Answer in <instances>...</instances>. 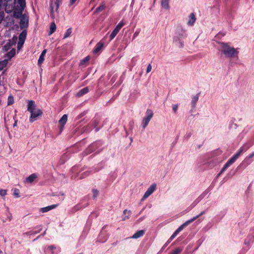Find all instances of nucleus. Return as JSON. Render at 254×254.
<instances>
[{"label":"nucleus","mask_w":254,"mask_h":254,"mask_svg":"<svg viewBox=\"0 0 254 254\" xmlns=\"http://www.w3.org/2000/svg\"><path fill=\"white\" fill-rule=\"evenodd\" d=\"M15 55V50L14 49H12L10 51V52H8L5 56V57L7 58V59L10 60L12 57L14 56Z\"/></svg>","instance_id":"nucleus-31"},{"label":"nucleus","mask_w":254,"mask_h":254,"mask_svg":"<svg viewBox=\"0 0 254 254\" xmlns=\"http://www.w3.org/2000/svg\"><path fill=\"white\" fill-rule=\"evenodd\" d=\"M121 28L122 27H121L119 25H117L114 29L119 32Z\"/></svg>","instance_id":"nucleus-55"},{"label":"nucleus","mask_w":254,"mask_h":254,"mask_svg":"<svg viewBox=\"0 0 254 254\" xmlns=\"http://www.w3.org/2000/svg\"><path fill=\"white\" fill-rule=\"evenodd\" d=\"M22 45H21V43L19 44V42H18V48L19 49Z\"/></svg>","instance_id":"nucleus-62"},{"label":"nucleus","mask_w":254,"mask_h":254,"mask_svg":"<svg viewBox=\"0 0 254 254\" xmlns=\"http://www.w3.org/2000/svg\"><path fill=\"white\" fill-rule=\"evenodd\" d=\"M31 115L29 118V121L32 123L37 120V118L39 116H42V112L40 109H37L30 113Z\"/></svg>","instance_id":"nucleus-10"},{"label":"nucleus","mask_w":254,"mask_h":254,"mask_svg":"<svg viewBox=\"0 0 254 254\" xmlns=\"http://www.w3.org/2000/svg\"><path fill=\"white\" fill-rule=\"evenodd\" d=\"M187 37V33L185 31L182 30L181 33L177 34L174 38V42L175 44L180 48L184 46V41L183 39Z\"/></svg>","instance_id":"nucleus-4"},{"label":"nucleus","mask_w":254,"mask_h":254,"mask_svg":"<svg viewBox=\"0 0 254 254\" xmlns=\"http://www.w3.org/2000/svg\"><path fill=\"white\" fill-rule=\"evenodd\" d=\"M195 20L196 18L195 15L193 13H191L190 15L189 19L187 24L189 26H192L194 23L195 22Z\"/></svg>","instance_id":"nucleus-21"},{"label":"nucleus","mask_w":254,"mask_h":254,"mask_svg":"<svg viewBox=\"0 0 254 254\" xmlns=\"http://www.w3.org/2000/svg\"><path fill=\"white\" fill-rule=\"evenodd\" d=\"M97 147V143H93L90 145L87 149V151H90V152L94 151V149Z\"/></svg>","instance_id":"nucleus-37"},{"label":"nucleus","mask_w":254,"mask_h":254,"mask_svg":"<svg viewBox=\"0 0 254 254\" xmlns=\"http://www.w3.org/2000/svg\"><path fill=\"white\" fill-rule=\"evenodd\" d=\"M156 184L155 183L152 184L144 193L142 199L144 200L148 197L156 190Z\"/></svg>","instance_id":"nucleus-11"},{"label":"nucleus","mask_w":254,"mask_h":254,"mask_svg":"<svg viewBox=\"0 0 254 254\" xmlns=\"http://www.w3.org/2000/svg\"><path fill=\"white\" fill-rule=\"evenodd\" d=\"M234 162L229 159L224 165L219 173L222 174L228 167H229Z\"/></svg>","instance_id":"nucleus-22"},{"label":"nucleus","mask_w":254,"mask_h":254,"mask_svg":"<svg viewBox=\"0 0 254 254\" xmlns=\"http://www.w3.org/2000/svg\"><path fill=\"white\" fill-rule=\"evenodd\" d=\"M103 47V43H102L101 42H99V43H98L96 44V45L95 47V49L93 50V53L95 54H98L101 51V50L102 49Z\"/></svg>","instance_id":"nucleus-26"},{"label":"nucleus","mask_w":254,"mask_h":254,"mask_svg":"<svg viewBox=\"0 0 254 254\" xmlns=\"http://www.w3.org/2000/svg\"><path fill=\"white\" fill-rule=\"evenodd\" d=\"M144 234L143 230H139L135 233L131 237L132 239H137L142 237Z\"/></svg>","instance_id":"nucleus-29"},{"label":"nucleus","mask_w":254,"mask_h":254,"mask_svg":"<svg viewBox=\"0 0 254 254\" xmlns=\"http://www.w3.org/2000/svg\"><path fill=\"white\" fill-rule=\"evenodd\" d=\"M89 60V57L87 56L84 58L81 61L80 63V65H84L85 64H86Z\"/></svg>","instance_id":"nucleus-40"},{"label":"nucleus","mask_w":254,"mask_h":254,"mask_svg":"<svg viewBox=\"0 0 254 254\" xmlns=\"http://www.w3.org/2000/svg\"><path fill=\"white\" fill-rule=\"evenodd\" d=\"M244 148L243 147H241L238 152L236 153L235 155H234L230 159L234 163L236 161V160L238 158V157L240 156V155L244 152Z\"/></svg>","instance_id":"nucleus-14"},{"label":"nucleus","mask_w":254,"mask_h":254,"mask_svg":"<svg viewBox=\"0 0 254 254\" xmlns=\"http://www.w3.org/2000/svg\"><path fill=\"white\" fill-rule=\"evenodd\" d=\"M178 109V104H173L172 105V110L173 112L176 114L177 112Z\"/></svg>","instance_id":"nucleus-44"},{"label":"nucleus","mask_w":254,"mask_h":254,"mask_svg":"<svg viewBox=\"0 0 254 254\" xmlns=\"http://www.w3.org/2000/svg\"><path fill=\"white\" fill-rule=\"evenodd\" d=\"M98 123V122L97 120H94L93 121L92 124L94 125V127L95 128L97 126V124Z\"/></svg>","instance_id":"nucleus-52"},{"label":"nucleus","mask_w":254,"mask_h":254,"mask_svg":"<svg viewBox=\"0 0 254 254\" xmlns=\"http://www.w3.org/2000/svg\"><path fill=\"white\" fill-rule=\"evenodd\" d=\"M121 28L122 27H121L119 25H117L114 29L119 32Z\"/></svg>","instance_id":"nucleus-54"},{"label":"nucleus","mask_w":254,"mask_h":254,"mask_svg":"<svg viewBox=\"0 0 254 254\" xmlns=\"http://www.w3.org/2000/svg\"><path fill=\"white\" fill-rule=\"evenodd\" d=\"M106 240H107V238H105V239L104 240H101L100 239H99V240L100 241H101V242L103 243V242H105Z\"/></svg>","instance_id":"nucleus-61"},{"label":"nucleus","mask_w":254,"mask_h":254,"mask_svg":"<svg viewBox=\"0 0 254 254\" xmlns=\"http://www.w3.org/2000/svg\"><path fill=\"white\" fill-rule=\"evenodd\" d=\"M4 16V13L3 11L0 12V23L2 22V21L3 20V18Z\"/></svg>","instance_id":"nucleus-46"},{"label":"nucleus","mask_w":254,"mask_h":254,"mask_svg":"<svg viewBox=\"0 0 254 254\" xmlns=\"http://www.w3.org/2000/svg\"><path fill=\"white\" fill-rule=\"evenodd\" d=\"M10 16H7L5 19L4 20V22L5 23V26L7 27H15L16 28H19V25L17 24L14 25V19L15 18L12 13H9Z\"/></svg>","instance_id":"nucleus-6"},{"label":"nucleus","mask_w":254,"mask_h":254,"mask_svg":"<svg viewBox=\"0 0 254 254\" xmlns=\"http://www.w3.org/2000/svg\"><path fill=\"white\" fill-rule=\"evenodd\" d=\"M67 120V116L65 114L64 115L61 119L59 121V124L62 127L61 130L63 129V128L64 125L66 124Z\"/></svg>","instance_id":"nucleus-25"},{"label":"nucleus","mask_w":254,"mask_h":254,"mask_svg":"<svg viewBox=\"0 0 254 254\" xmlns=\"http://www.w3.org/2000/svg\"><path fill=\"white\" fill-rule=\"evenodd\" d=\"M125 24V23L121 21H120L118 25H119L121 27H122Z\"/></svg>","instance_id":"nucleus-56"},{"label":"nucleus","mask_w":254,"mask_h":254,"mask_svg":"<svg viewBox=\"0 0 254 254\" xmlns=\"http://www.w3.org/2000/svg\"><path fill=\"white\" fill-rule=\"evenodd\" d=\"M56 30V25L55 22H52L50 25L49 34V35L52 34L53 33L55 32Z\"/></svg>","instance_id":"nucleus-34"},{"label":"nucleus","mask_w":254,"mask_h":254,"mask_svg":"<svg viewBox=\"0 0 254 254\" xmlns=\"http://www.w3.org/2000/svg\"><path fill=\"white\" fill-rule=\"evenodd\" d=\"M80 208V206L79 205H76L72 209V212H75V211H77Z\"/></svg>","instance_id":"nucleus-47"},{"label":"nucleus","mask_w":254,"mask_h":254,"mask_svg":"<svg viewBox=\"0 0 254 254\" xmlns=\"http://www.w3.org/2000/svg\"><path fill=\"white\" fill-rule=\"evenodd\" d=\"M254 157V151L247 156L244 161L242 162L241 165H245V167L249 166L253 161L252 159Z\"/></svg>","instance_id":"nucleus-12"},{"label":"nucleus","mask_w":254,"mask_h":254,"mask_svg":"<svg viewBox=\"0 0 254 254\" xmlns=\"http://www.w3.org/2000/svg\"><path fill=\"white\" fill-rule=\"evenodd\" d=\"M14 195L16 197H18L19 195V190L17 189H15L14 190Z\"/></svg>","instance_id":"nucleus-48"},{"label":"nucleus","mask_w":254,"mask_h":254,"mask_svg":"<svg viewBox=\"0 0 254 254\" xmlns=\"http://www.w3.org/2000/svg\"><path fill=\"white\" fill-rule=\"evenodd\" d=\"M92 192L94 198H95L98 195V191L97 190H93Z\"/></svg>","instance_id":"nucleus-45"},{"label":"nucleus","mask_w":254,"mask_h":254,"mask_svg":"<svg viewBox=\"0 0 254 254\" xmlns=\"http://www.w3.org/2000/svg\"><path fill=\"white\" fill-rule=\"evenodd\" d=\"M234 162L229 159L224 165L219 173L222 174L228 167H229Z\"/></svg>","instance_id":"nucleus-23"},{"label":"nucleus","mask_w":254,"mask_h":254,"mask_svg":"<svg viewBox=\"0 0 254 254\" xmlns=\"http://www.w3.org/2000/svg\"><path fill=\"white\" fill-rule=\"evenodd\" d=\"M36 108V105L34 101L30 100L28 101L27 110L31 113L34 112V110H37Z\"/></svg>","instance_id":"nucleus-15"},{"label":"nucleus","mask_w":254,"mask_h":254,"mask_svg":"<svg viewBox=\"0 0 254 254\" xmlns=\"http://www.w3.org/2000/svg\"><path fill=\"white\" fill-rule=\"evenodd\" d=\"M105 8V6L104 4L100 5L98 6L95 10V12L96 13H99L102 11H103Z\"/></svg>","instance_id":"nucleus-38"},{"label":"nucleus","mask_w":254,"mask_h":254,"mask_svg":"<svg viewBox=\"0 0 254 254\" xmlns=\"http://www.w3.org/2000/svg\"><path fill=\"white\" fill-rule=\"evenodd\" d=\"M7 218L8 219L9 221H10L11 219V215L10 213H8L7 215Z\"/></svg>","instance_id":"nucleus-59"},{"label":"nucleus","mask_w":254,"mask_h":254,"mask_svg":"<svg viewBox=\"0 0 254 254\" xmlns=\"http://www.w3.org/2000/svg\"><path fill=\"white\" fill-rule=\"evenodd\" d=\"M183 251V249L180 248H177L171 254H180Z\"/></svg>","instance_id":"nucleus-43"},{"label":"nucleus","mask_w":254,"mask_h":254,"mask_svg":"<svg viewBox=\"0 0 254 254\" xmlns=\"http://www.w3.org/2000/svg\"><path fill=\"white\" fill-rule=\"evenodd\" d=\"M77 0H70L69 4L70 5L73 4Z\"/></svg>","instance_id":"nucleus-58"},{"label":"nucleus","mask_w":254,"mask_h":254,"mask_svg":"<svg viewBox=\"0 0 254 254\" xmlns=\"http://www.w3.org/2000/svg\"><path fill=\"white\" fill-rule=\"evenodd\" d=\"M170 0H162L161 2L162 7L166 10H169L170 8Z\"/></svg>","instance_id":"nucleus-19"},{"label":"nucleus","mask_w":254,"mask_h":254,"mask_svg":"<svg viewBox=\"0 0 254 254\" xmlns=\"http://www.w3.org/2000/svg\"><path fill=\"white\" fill-rule=\"evenodd\" d=\"M3 77H2V75H0V87L1 86V83L3 80ZM1 92H0V96L1 95Z\"/></svg>","instance_id":"nucleus-53"},{"label":"nucleus","mask_w":254,"mask_h":254,"mask_svg":"<svg viewBox=\"0 0 254 254\" xmlns=\"http://www.w3.org/2000/svg\"><path fill=\"white\" fill-rule=\"evenodd\" d=\"M71 32H72V29L71 28L67 29L65 32V34H64V39H66V38H67L68 37H69L70 36Z\"/></svg>","instance_id":"nucleus-36"},{"label":"nucleus","mask_w":254,"mask_h":254,"mask_svg":"<svg viewBox=\"0 0 254 254\" xmlns=\"http://www.w3.org/2000/svg\"><path fill=\"white\" fill-rule=\"evenodd\" d=\"M8 64V60L5 59L0 62V71L6 67Z\"/></svg>","instance_id":"nucleus-33"},{"label":"nucleus","mask_w":254,"mask_h":254,"mask_svg":"<svg viewBox=\"0 0 254 254\" xmlns=\"http://www.w3.org/2000/svg\"><path fill=\"white\" fill-rule=\"evenodd\" d=\"M254 241V236L253 235H249L245 241V244L247 246H250Z\"/></svg>","instance_id":"nucleus-18"},{"label":"nucleus","mask_w":254,"mask_h":254,"mask_svg":"<svg viewBox=\"0 0 254 254\" xmlns=\"http://www.w3.org/2000/svg\"><path fill=\"white\" fill-rule=\"evenodd\" d=\"M99 130V128H95V131L97 132Z\"/></svg>","instance_id":"nucleus-64"},{"label":"nucleus","mask_w":254,"mask_h":254,"mask_svg":"<svg viewBox=\"0 0 254 254\" xmlns=\"http://www.w3.org/2000/svg\"><path fill=\"white\" fill-rule=\"evenodd\" d=\"M40 230L38 231H30V232H28V233H27V234L28 235H33V234H37L39 232H40Z\"/></svg>","instance_id":"nucleus-49"},{"label":"nucleus","mask_w":254,"mask_h":254,"mask_svg":"<svg viewBox=\"0 0 254 254\" xmlns=\"http://www.w3.org/2000/svg\"><path fill=\"white\" fill-rule=\"evenodd\" d=\"M24 9L22 10V12L18 17L14 15L13 12H7V13H12L15 18H20L19 26L21 29H27L29 25V16L27 14H22Z\"/></svg>","instance_id":"nucleus-3"},{"label":"nucleus","mask_w":254,"mask_h":254,"mask_svg":"<svg viewBox=\"0 0 254 254\" xmlns=\"http://www.w3.org/2000/svg\"><path fill=\"white\" fill-rule=\"evenodd\" d=\"M151 69H152L151 65L150 64H149L147 67L146 72L149 73L151 70Z\"/></svg>","instance_id":"nucleus-51"},{"label":"nucleus","mask_w":254,"mask_h":254,"mask_svg":"<svg viewBox=\"0 0 254 254\" xmlns=\"http://www.w3.org/2000/svg\"><path fill=\"white\" fill-rule=\"evenodd\" d=\"M17 41V37L14 36L11 39H10L8 42L3 46L2 50L4 52L9 50L13 45H15Z\"/></svg>","instance_id":"nucleus-7"},{"label":"nucleus","mask_w":254,"mask_h":254,"mask_svg":"<svg viewBox=\"0 0 254 254\" xmlns=\"http://www.w3.org/2000/svg\"><path fill=\"white\" fill-rule=\"evenodd\" d=\"M131 215V211L127 209H125L123 211V214L122 216V220L125 221L129 219Z\"/></svg>","instance_id":"nucleus-20"},{"label":"nucleus","mask_w":254,"mask_h":254,"mask_svg":"<svg viewBox=\"0 0 254 254\" xmlns=\"http://www.w3.org/2000/svg\"><path fill=\"white\" fill-rule=\"evenodd\" d=\"M153 113L151 110L147 109L145 113V116L143 118L142 123L141 127L144 129L148 125L151 119L153 117Z\"/></svg>","instance_id":"nucleus-5"},{"label":"nucleus","mask_w":254,"mask_h":254,"mask_svg":"<svg viewBox=\"0 0 254 254\" xmlns=\"http://www.w3.org/2000/svg\"><path fill=\"white\" fill-rule=\"evenodd\" d=\"M89 91L88 88L87 87H84L83 89L79 90L77 93L76 95L78 97L82 96V95L86 94Z\"/></svg>","instance_id":"nucleus-30"},{"label":"nucleus","mask_w":254,"mask_h":254,"mask_svg":"<svg viewBox=\"0 0 254 254\" xmlns=\"http://www.w3.org/2000/svg\"><path fill=\"white\" fill-rule=\"evenodd\" d=\"M26 6L25 0H0V10L4 8L6 12H13L18 17Z\"/></svg>","instance_id":"nucleus-1"},{"label":"nucleus","mask_w":254,"mask_h":254,"mask_svg":"<svg viewBox=\"0 0 254 254\" xmlns=\"http://www.w3.org/2000/svg\"><path fill=\"white\" fill-rule=\"evenodd\" d=\"M58 206L57 204H53L52 205H49L45 207L41 208L40 209V211L42 213H45L55 208Z\"/></svg>","instance_id":"nucleus-17"},{"label":"nucleus","mask_w":254,"mask_h":254,"mask_svg":"<svg viewBox=\"0 0 254 254\" xmlns=\"http://www.w3.org/2000/svg\"><path fill=\"white\" fill-rule=\"evenodd\" d=\"M138 34H139V32L135 31V32H134V33L133 34V38L134 39V38H135L136 36H138Z\"/></svg>","instance_id":"nucleus-57"},{"label":"nucleus","mask_w":254,"mask_h":254,"mask_svg":"<svg viewBox=\"0 0 254 254\" xmlns=\"http://www.w3.org/2000/svg\"><path fill=\"white\" fill-rule=\"evenodd\" d=\"M14 103V99L12 96H9L7 99V105L9 106Z\"/></svg>","instance_id":"nucleus-39"},{"label":"nucleus","mask_w":254,"mask_h":254,"mask_svg":"<svg viewBox=\"0 0 254 254\" xmlns=\"http://www.w3.org/2000/svg\"><path fill=\"white\" fill-rule=\"evenodd\" d=\"M221 174H220V173H219L217 176H216V178H218V177H219V176L221 175Z\"/></svg>","instance_id":"nucleus-63"},{"label":"nucleus","mask_w":254,"mask_h":254,"mask_svg":"<svg viewBox=\"0 0 254 254\" xmlns=\"http://www.w3.org/2000/svg\"><path fill=\"white\" fill-rule=\"evenodd\" d=\"M22 31L19 35V44L21 43L23 45L26 38L27 29H22Z\"/></svg>","instance_id":"nucleus-13"},{"label":"nucleus","mask_w":254,"mask_h":254,"mask_svg":"<svg viewBox=\"0 0 254 254\" xmlns=\"http://www.w3.org/2000/svg\"><path fill=\"white\" fill-rule=\"evenodd\" d=\"M6 194V191L4 190H0V195L1 196H4Z\"/></svg>","instance_id":"nucleus-50"},{"label":"nucleus","mask_w":254,"mask_h":254,"mask_svg":"<svg viewBox=\"0 0 254 254\" xmlns=\"http://www.w3.org/2000/svg\"><path fill=\"white\" fill-rule=\"evenodd\" d=\"M61 3V0H56L55 2L54 5L56 6L55 11H58L60 3Z\"/></svg>","instance_id":"nucleus-42"},{"label":"nucleus","mask_w":254,"mask_h":254,"mask_svg":"<svg viewBox=\"0 0 254 254\" xmlns=\"http://www.w3.org/2000/svg\"><path fill=\"white\" fill-rule=\"evenodd\" d=\"M209 189L205 190L199 196H198L190 205L191 209L197 204L209 192Z\"/></svg>","instance_id":"nucleus-8"},{"label":"nucleus","mask_w":254,"mask_h":254,"mask_svg":"<svg viewBox=\"0 0 254 254\" xmlns=\"http://www.w3.org/2000/svg\"><path fill=\"white\" fill-rule=\"evenodd\" d=\"M118 33V32L114 29L110 35V40H112L117 35Z\"/></svg>","instance_id":"nucleus-41"},{"label":"nucleus","mask_w":254,"mask_h":254,"mask_svg":"<svg viewBox=\"0 0 254 254\" xmlns=\"http://www.w3.org/2000/svg\"><path fill=\"white\" fill-rule=\"evenodd\" d=\"M205 213V211H203L201 212L198 215L193 217L190 219H189L187 220L186 222H185L184 224L186 226H188L189 224L195 220L196 219H197L200 216H202Z\"/></svg>","instance_id":"nucleus-16"},{"label":"nucleus","mask_w":254,"mask_h":254,"mask_svg":"<svg viewBox=\"0 0 254 254\" xmlns=\"http://www.w3.org/2000/svg\"><path fill=\"white\" fill-rule=\"evenodd\" d=\"M48 248L50 249V250H53V249H56V248L54 246H49V247H48Z\"/></svg>","instance_id":"nucleus-60"},{"label":"nucleus","mask_w":254,"mask_h":254,"mask_svg":"<svg viewBox=\"0 0 254 254\" xmlns=\"http://www.w3.org/2000/svg\"><path fill=\"white\" fill-rule=\"evenodd\" d=\"M198 100V95H196L192 97V100L191 101V105L192 108L194 109L195 107L196 104Z\"/></svg>","instance_id":"nucleus-32"},{"label":"nucleus","mask_w":254,"mask_h":254,"mask_svg":"<svg viewBox=\"0 0 254 254\" xmlns=\"http://www.w3.org/2000/svg\"><path fill=\"white\" fill-rule=\"evenodd\" d=\"M46 53H47L46 49H45L42 51V53L41 54V55L40 56L38 61V63L39 65H41L43 63V62L44 61V57L45 56Z\"/></svg>","instance_id":"nucleus-28"},{"label":"nucleus","mask_w":254,"mask_h":254,"mask_svg":"<svg viewBox=\"0 0 254 254\" xmlns=\"http://www.w3.org/2000/svg\"><path fill=\"white\" fill-rule=\"evenodd\" d=\"M50 10H51V13H50L51 17L54 19L55 18V12H54V4L53 2V0H52L50 3Z\"/></svg>","instance_id":"nucleus-35"},{"label":"nucleus","mask_w":254,"mask_h":254,"mask_svg":"<svg viewBox=\"0 0 254 254\" xmlns=\"http://www.w3.org/2000/svg\"><path fill=\"white\" fill-rule=\"evenodd\" d=\"M222 53L228 58L237 57L239 51L238 49L230 46L228 43L221 42L219 43Z\"/></svg>","instance_id":"nucleus-2"},{"label":"nucleus","mask_w":254,"mask_h":254,"mask_svg":"<svg viewBox=\"0 0 254 254\" xmlns=\"http://www.w3.org/2000/svg\"><path fill=\"white\" fill-rule=\"evenodd\" d=\"M234 162L229 159L224 165L219 173L222 174L228 167H229Z\"/></svg>","instance_id":"nucleus-24"},{"label":"nucleus","mask_w":254,"mask_h":254,"mask_svg":"<svg viewBox=\"0 0 254 254\" xmlns=\"http://www.w3.org/2000/svg\"><path fill=\"white\" fill-rule=\"evenodd\" d=\"M37 176L36 174H32L30 175L29 177L26 178L25 180V182L27 183H31L34 182V181L37 178Z\"/></svg>","instance_id":"nucleus-27"},{"label":"nucleus","mask_w":254,"mask_h":254,"mask_svg":"<svg viewBox=\"0 0 254 254\" xmlns=\"http://www.w3.org/2000/svg\"><path fill=\"white\" fill-rule=\"evenodd\" d=\"M186 227L185 225L183 223L172 234V235L170 237L169 240L167 241L166 243L164 245V247H166L168 244H169L176 236L177 235L183 230V229Z\"/></svg>","instance_id":"nucleus-9"}]
</instances>
